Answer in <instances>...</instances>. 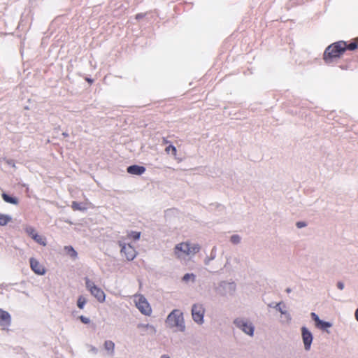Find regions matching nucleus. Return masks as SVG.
I'll use <instances>...</instances> for the list:
<instances>
[{"label": "nucleus", "mask_w": 358, "mask_h": 358, "mask_svg": "<svg viewBox=\"0 0 358 358\" xmlns=\"http://www.w3.org/2000/svg\"><path fill=\"white\" fill-rule=\"evenodd\" d=\"M345 50V41H340L334 43L326 48L323 59L326 63H330L333 59L340 57Z\"/></svg>", "instance_id": "obj_1"}, {"label": "nucleus", "mask_w": 358, "mask_h": 358, "mask_svg": "<svg viewBox=\"0 0 358 358\" xmlns=\"http://www.w3.org/2000/svg\"><path fill=\"white\" fill-rule=\"evenodd\" d=\"M200 246L199 244L190 242H182L177 244L174 248V253L178 258L182 256H192L199 252Z\"/></svg>", "instance_id": "obj_2"}, {"label": "nucleus", "mask_w": 358, "mask_h": 358, "mask_svg": "<svg viewBox=\"0 0 358 358\" xmlns=\"http://www.w3.org/2000/svg\"><path fill=\"white\" fill-rule=\"evenodd\" d=\"M166 322L169 327H176L179 331L185 330L182 313L178 310H173L168 315Z\"/></svg>", "instance_id": "obj_3"}, {"label": "nucleus", "mask_w": 358, "mask_h": 358, "mask_svg": "<svg viewBox=\"0 0 358 358\" xmlns=\"http://www.w3.org/2000/svg\"><path fill=\"white\" fill-rule=\"evenodd\" d=\"M85 280L86 287L91 294L94 296L99 302L103 303L105 301L106 295L104 292L100 287L96 286L88 278H85Z\"/></svg>", "instance_id": "obj_4"}, {"label": "nucleus", "mask_w": 358, "mask_h": 358, "mask_svg": "<svg viewBox=\"0 0 358 358\" xmlns=\"http://www.w3.org/2000/svg\"><path fill=\"white\" fill-rule=\"evenodd\" d=\"M119 245L121 247V254L124 255L129 261L133 260L136 256V251L134 247L129 243L125 242V238H121L119 241Z\"/></svg>", "instance_id": "obj_5"}, {"label": "nucleus", "mask_w": 358, "mask_h": 358, "mask_svg": "<svg viewBox=\"0 0 358 358\" xmlns=\"http://www.w3.org/2000/svg\"><path fill=\"white\" fill-rule=\"evenodd\" d=\"M134 302L137 308L141 313L145 315H150L152 313V308L147 301L146 299L142 295H136Z\"/></svg>", "instance_id": "obj_6"}, {"label": "nucleus", "mask_w": 358, "mask_h": 358, "mask_svg": "<svg viewBox=\"0 0 358 358\" xmlns=\"http://www.w3.org/2000/svg\"><path fill=\"white\" fill-rule=\"evenodd\" d=\"M204 308L201 305L194 304L192 308V315L193 320L199 324L203 321Z\"/></svg>", "instance_id": "obj_7"}, {"label": "nucleus", "mask_w": 358, "mask_h": 358, "mask_svg": "<svg viewBox=\"0 0 358 358\" xmlns=\"http://www.w3.org/2000/svg\"><path fill=\"white\" fill-rule=\"evenodd\" d=\"M234 324L245 334L250 336L253 334L254 327L251 323H248V322L241 319H236L234 321Z\"/></svg>", "instance_id": "obj_8"}, {"label": "nucleus", "mask_w": 358, "mask_h": 358, "mask_svg": "<svg viewBox=\"0 0 358 358\" xmlns=\"http://www.w3.org/2000/svg\"><path fill=\"white\" fill-rule=\"evenodd\" d=\"M30 266L31 270L38 275H44L45 273V267L34 258L30 259Z\"/></svg>", "instance_id": "obj_9"}, {"label": "nucleus", "mask_w": 358, "mask_h": 358, "mask_svg": "<svg viewBox=\"0 0 358 358\" xmlns=\"http://www.w3.org/2000/svg\"><path fill=\"white\" fill-rule=\"evenodd\" d=\"M301 332L305 349L308 350L313 341L312 334L306 327H302Z\"/></svg>", "instance_id": "obj_10"}, {"label": "nucleus", "mask_w": 358, "mask_h": 358, "mask_svg": "<svg viewBox=\"0 0 358 358\" xmlns=\"http://www.w3.org/2000/svg\"><path fill=\"white\" fill-rule=\"evenodd\" d=\"M11 322L10 315L2 309H0V326L3 327H8Z\"/></svg>", "instance_id": "obj_11"}, {"label": "nucleus", "mask_w": 358, "mask_h": 358, "mask_svg": "<svg viewBox=\"0 0 358 358\" xmlns=\"http://www.w3.org/2000/svg\"><path fill=\"white\" fill-rule=\"evenodd\" d=\"M127 171L130 174L140 176L145 171V168L142 166L132 165L129 166Z\"/></svg>", "instance_id": "obj_12"}, {"label": "nucleus", "mask_w": 358, "mask_h": 358, "mask_svg": "<svg viewBox=\"0 0 358 358\" xmlns=\"http://www.w3.org/2000/svg\"><path fill=\"white\" fill-rule=\"evenodd\" d=\"M140 237H141V232L131 231H129L127 233L126 237L122 236V238H125V241H126L127 239L137 241L140 238Z\"/></svg>", "instance_id": "obj_13"}, {"label": "nucleus", "mask_w": 358, "mask_h": 358, "mask_svg": "<svg viewBox=\"0 0 358 358\" xmlns=\"http://www.w3.org/2000/svg\"><path fill=\"white\" fill-rule=\"evenodd\" d=\"M12 220V217L6 214L0 213V226H5Z\"/></svg>", "instance_id": "obj_14"}, {"label": "nucleus", "mask_w": 358, "mask_h": 358, "mask_svg": "<svg viewBox=\"0 0 358 358\" xmlns=\"http://www.w3.org/2000/svg\"><path fill=\"white\" fill-rule=\"evenodd\" d=\"M3 199L9 203L17 205L18 203V199L14 197H11L6 193L2 194Z\"/></svg>", "instance_id": "obj_15"}, {"label": "nucleus", "mask_w": 358, "mask_h": 358, "mask_svg": "<svg viewBox=\"0 0 358 358\" xmlns=\"http://www.w3.org/2000/svg\"><path fill=\"white\" fill-rule=\"evenodd\" d=\"M346 50H355L358 48V38L353 39L349 44L345 42Z\"/></svg>", "instance_id": "obj_16"}, {"label": "nucleus", "mask_w": 358, "mask_h": 358, "mask_svg": "<svg viewBox=\"0 0 358 358\" xmlns=\"http://www.w3.org/2000/svg\"><path fill=\"white\" fill-rule=\"evenodd\" d=\"M71 208L73 210H80L84 211L87 209L85 206H84L82 203H78L77 201H73L71 203Z\"/></svg>", "instance_id": "obj_17"}, {"label": "nucleus", "mask_w": 358, "mask_h": 358, "mask_svg": "<svg viewBox=\"0 0 358 358\" xmlns=\"http://www.w3.org/2000/svg\"><path fill=\"white\" fill-rule=\"evenodd\" d=\"M104 348L107 351L113 354L114 352L115 343L111 341H106L104 343Z\"/></svg>", "instance_id": "obj_18"}, {"label": "nucleus", "mask_w": 358, "mask_h": 358, "mask_svg": "<svg viewBox=\"0 0 358 358\" xmlns=\"http://www.w3.org/2000/svg\"><path fill=\"white\" fill-rule=\"evenodd\" d=\"M36 243L38 244L45 246L46 245V241L45 238L38 234H35L34 237L32 238Z\"/></svg>", "instance_id": "obj_19"}, {"label": "nucleus", "mask_w": 358, "mask_h": 358, "mask_svg": "<svg viewBox=\"0 0 358 358\" xmlns=\"http://www.w3.org/2000/svg\"><path fill=\"white\" fill-rule=\"evenodd\" d=\"M64 250L66 252L68 255H69L71 257L76 258L77 257V252L73 249L72 246H65Z\"/></svg>", "instance_id": "obj_20"}, {"label": "nucleus", "mask_w": 358, "mask_h": 358, "mask_svg": "<svg viewBox=\"0 0 358 358\" xmlns=\"http://www.w3.org/2000/svg\"><path fill=\"white\" fill-rule=\"evenodd\" d=\"M86 303L87 300L83 296H80L78 297L77 301V306L80 309H83Z\"/></svg>", "instance_id": "obj_21"}, {"label": "nucleus", "mask_w": 358, "mask_h": 358, "mask_svg": "<svg viewBox=\"0 0 358 358\" xmlns=\"http://www.w3.org/2000/svg\"><path fill=\"white\" fill-rule=\"evenodd\" d=\"M165 151L166 153H169L170 151H171L172 155L176 157L177 155V150L176 148L173 145H169L165 148Z\"/></svg>", "instance_id": "obj_22"}, {"label": "nucleus", "mask_w": 358, "mask_h": 358, "mask_svg": "<svg viewBox=\"0 0 358 358\" xmlns=\"http://www.w3.org/2000/svg\"><path fill=\"white\" fill-rule=\"evenodd\" d=\"M26 233L30 236L31 238L34 237V236L35 234H36L37 233L36 232L35 229L32 227H27L25 229H24Z\"/></svg>", "instance_id": "obj_23"}, {"label": "nucleus", "mask_w": 358, "mask_h": 358, "mask_svg": "<svg viewBox=\"0 0 358 358\" xmlns=\"http://www.w3.org/2000/svg\"><path fill=\"white\" fill-rule=\"evenodd\" d=\"M317 326L320 327L322 329H325L327 327H330L331 324L328 322H324L322 320H320V322H319Z\"/></svg>", "instance_id": "obj_24"}, {"label": "nucleus", "mask_w": 358, "mask_h": 358, "mask_svg": "<svg viewBox=\"0 0 358 358\" xmlns=\"http://www.w3.org/2000/svg\"><path fill=\"white\" fill-rule=\"evenodd\" d=\"M195 278V275L193 274V273H186L183 278H182V280L185 281V282H187L189 280L192 279V280H194Z\"/></svg>", "instance_id": "obj_25"}, {"label": "nucleus", "mask_w": 358, "mask_h": 358, "mask_svg": "<svg viewBox=\"0 0 358 358\" xmlns=\"http://www.w3.org/2000/svg\"><path fill=\"white\" fill-rule=\"evenodd\" d=\"M241 238L238 235H233L231 237V241L234 243L237 244L240 242Z\"/></svg>", "instance_id": "obj_26"}, {"label": "nucleus", "mask_w": 358, "mask_h": 358, "mask_svg": "<svg viewBox=\"0 0 358 358\" xmlns=\"http://www.w3.org/2000/svg\"><path fill=\"white\" fill-rule=\"evenodd\" d=\"M79 319L84 324H89L90 322V319L88 317H86L83 316V315L80 316Z\"/></svg>", "instance_id": "obj_27"}, {"label": "nucleus", "mask_w": 358, "mask_h": 358, "mask_svg": "<svg viewBox=\"0 0 358 358\" xmlns=\"http://www.w3.org/2000/svg\"><path fill=\"white\" fill-rule=\"evenodd\" d=\"M311 317L314 320V321L315 322L316 325H317L318 323L320 322V318L318 317V316L315 313H311Z\"/></svg>", "instance_id": "obj_28"}, {"label": "nucleus", "mask_w": 358, "mask_h": 358, "mask_svg": "<svg viewBox=\"0 0 358 358\" xmlns=\"http://www.w3.org/2000/svg\"><path fill=\"white\" fill-rule=\"evenodd\" d=\"M145 16V14H144V13H138L136 15V19L140 20V19L144 17Z\"/></svg>", "instance_id": "obj_29"}, {"label": "nucleus", "mask_w": 358, "mask_h": 358, "mask_svg": "<svg viewBox=\"0 0 358 358\" xmlns=\"http://www.w3.org/2000/svg\"><path fill=\"white\" fill-rule=\"evenodd\" d=\"M306 224L305 222H298L296 223V226L299 227V228H301V227H305Z\"/></svg>", "instance_id": "obj_30"}, {"label": "nucleus", "mask_w": 358, "mask_h": 358, "mask_svg": "<svg viewBox=\"0 0 358 358\" xmlns=\"http://www.w3.org/2000/svg\"><path fill=\"white\" fill-rule=\"evenodd\" d=\"M338 287L340 289H343V284L342 282H338V285H337Z\"/></svg>", "instance_id": "obj_31"}, {"label": "nucleus", "mask_w": 358, "mask_h": 358, "mask_svg": "<svg viewBox=\"0 0 358 358\" xmlns=\"http://www.w3.org/2000/svg\"><path fill=\"white\" fill-rule=\"evenodd\" d=\"M355 316L356 320L358 321V308L355 310Z\"/></svg>", "instance_id": "obj_32"}, {"label": "nucleus", "mask_w": 358, "mask_h": 358, "mask_svg": "<svg viewBox=\"0 0 358 358\" xmlns=\"http://www.w3.org/2000/svg\"><path fill=\"white\" fill-rule=\"evenodd\" d=\"M168 142L169 141L165 138H163V143H168Z\"/></svg>", "instance_id": "obj_33"}, {"label": "nucleus", "mask_w": 358, "mask_h": 358, "mask_svg": "<svg viewBox=\"0 0 358 358\" xmlns=\"http://www.w3.org/2000/svg\"><path fill=\"white\" fill-rule=\"evenodd\" d=\"M161 358H170V357L169 356L164 355H162L161 357Z\"/></svg>", "instance_id": "obj_34"}, {"label": "nucleus", "mask_w": 358, "mask_h": 358, "mask_svg": "<svg viewBox=\"0 0 358 358\" xmlns=\"http://www.w3.org/2000/svg\"><path fill=\"white\" fill-rule=\"evenodd\" d=\"M287 292H290V289H287Z\"/></svg>", "instance_id": "obj_35"}]
</instances>
